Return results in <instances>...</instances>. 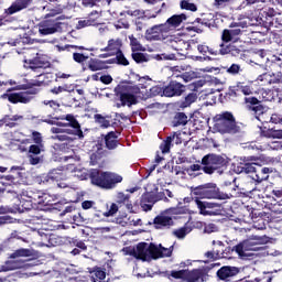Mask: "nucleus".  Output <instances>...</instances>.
Here are the masks:
<instances>
[{
  "label": "nucleus",
  "mask_w": 282,
  "mask_h": 282,
  "mask_svg": "<svg viewBox=\"0 0 282 282\" xmlns=\"http://www.w3.org/2000/svg\"><path fill=\"white\" fill-rule=\"evenodd\" d=\"M89 180L94 186L102 188L104 191H113L118 184H122V175L116 172L102 171L99 169H91L89 171Z\"/></svg>",
  "instance_id": "obj_1"
},
{
  "label": "nucleus",
  "mask_w": 282,
  "mask_h": 282,
  "mask_svg": "<svg viewBox=\"0 0 282 282\" xmlns=\"http://www.w3.org/2000/svg\"><path fill=\"white\" fill-rule=\"evenodd\" d=\"M7 195H11L13 199H19L20 204L14 207L18 213H23V210H30V206H32V204H41V192L24 189L23 185L21 184H14L10 189L7 191ZM19 197H26V206Z\"/></svg>",
  "instance_id": "obj_2"
},
{
  "label": "nucleus",
  "mask_w": 282,
  "mask_h": 282,
  "mask_svg": "<svg viewBox=\"0 0 282 282\" xmlns=\"http://www.w3.org/2000/svg\"><path fill=\"white\" fill-rule=\"evenodd\" d=\"M214 130L221 135L241 133V127L237 124V119L230 111H224L214 117Z\"/></svg>",
  "instance_id": "obj_3"
},
{
  "label": "nucleus",
  "mask_w": 282,
  "mask_h": 282,
  "mask_svg": "<svg viewBox=\"0 0 282 282\" xmlns=\"http://www.w3.org/2000/svg\"><path fill=\"white\" fill-rule=\"evenodd\" d=\"M192 199H230L232 194H226L219 191L217 184L206 183L191 187Z\"/></svg>",
  "instance_id": "obj_4"
},
{
  "label": "nucleus",
  "mask_w": 282,
  "mask_h": 282,
  "mask_svg": "<svg viewBox=\"0 0 282 282\" xmlns=\"http://www.w3.org/2000/svg\"><path fill=\"white\" fill-rule=\"evenodd\" d=\"M115 94L120 102H117L116 107H133L138 105V96L140 88L128 84H120L115 88Z\"/></svg>",
  "instance_id": "obj_5"
},
{
  "label": "nucleus",
  "mask_w": 282,
  "mask_h": 282,
  "mask_svg": "<svg viewBox=\"0 0 282 282\" xmlns=\"http://www.w3.org/2000/svg\"><path fill=\"white\" fill-rule=\"evenodd\" d=\"M231 29H225L221 34L223 43L241 42V36L248 32V22H232L230 24Z\"/></svg>",
  "instance_id": "obj_6"
},
{
  "label": "nucleus",
  "mask_w": 282,
  "mask_h": 282,
  "mask_svg": "<svg viewBox=\"0 0 282 282\" xmlns=\"http://www.w3.org/2000/svg\"><path fill=\"white\" fill-rule=\"evenodd\" d=\"M259 160V156L256 155L240 156L234 164V171L238 175H240V173L250 175V173H254Z\"/></svg>",
  "instance_id": "obj_7"
},
{
  "label": "nucleus",
  "mask_w": 282,
  "mask_h": 282,
  "mask_svg": "<svg viewBox=\"0 0 282 282\" xmlns=\"http://www.w3.org/2000/svg\"><path fill=\"white\" fill-rule=\"evenodd\" d=\"M202 164L203 172L206 173V175H213L215 171H218V169H223V166H226V159L217 154H207L203 156Z\"/></svg>",
  "instance_id": "obj_8"
},
{
  "label": "nucleus",
  "mask_w": 282,
  "mask_h": 282,
  "mask_svg": "<svg viewBox=\"0 0 282 282\" xmlns=\"http://www.w3.org/2000/svg\"><path fill=\"white\" fill-rule=\"evenodd\" d=\"M195 202L199 210V215L204 217H215L221 213V204L208 200H202V198H192Z\"/></svg>",
  "instance_id": "obj_9"
},
{
  "label": "nucleus",
  "mask_w": 282,
  "mask_h": 282,
  "mask_svg": "<svg viewBox=\"0 0 282 282\" xmlns=\"http://www.w3.org/2000/svg\"><path fill=\"white\" fill-rule=\"evenodd\" d=\"M229 43V44H228ZM223 42L219 45V55L226 56L230 54V56H241L243 52H246V46L243 45V42Z\"/></svg>",
  "instance_id": "obj_10"
},
{
  "label": "nucleus",
  "mask_w": 282,
  "mask_h": 282,
  "mask_svg": "<svg viewBox=\"0 0 282 282\" xmlns=\"http://www.w3.org/2000/svg\"><path fill=\"white\" fill-rule=\"evenodd\" d=\"M239 274H241V268L232 265H223L216 272L217 280L223 282H235Z\"/></svg>",
  "instance_id": "obj_11"
},
{
  "label": "nucleus",
  "mask_w": 282,
  "mask_h": 282,
  "mask_svg": "<svg viewBox=\"0 0 282 282\" xmlns=\"http://www.w3.org/2000/svg\"><path fill=\"white\" fill-rule=\"evenodd\" d=\"M170 33L164 23L155 24L145 31L147 41H166Z\"/></svg>",
  "instance_id": "obj_12"
},
{
  "label": "nucleus",
  "mask_w": 282,
  "mask_h": 282,
  "mask_svg": "<svg viewBox=\"0 0 282 282\" xmlns=\"http://www.w3.org/2000/svg\"><path fill=\"white\" fill-rule=\"evenodd\" d=\"M1 98H3V100H9L12 105H19V102L28 105V102L32 100V94L28 91L12 93V88H9Z\"/></svg>",
  "instance_id": "obj_13"
},
{
  "label": "nucleus",
  "mask_w": 282,
  "mask_h": 282,
  "mask_svg": "<svg viewBox=\"0 0 282 282\" xmlns=\"http://www.w3.org/2000/svg\"><path fill=\"white\" fill-rule=\"evenodd\" d=\"M61 18H51L42 21L39 26V32L42 36H47V34H55L61 30L62 23Z\"/></svg>",
  "instance_id": "obj_14"
},
{
  "label": "nucleus",
  "mask_w": 282,
  "mask_h": 282,
  "mask_svg": "<svg viewBox=\"0 0 282 282\" xmlns=\"http://www.w3.org/2000/svg\"><path fill=\"white\" fill-rule=\"evenodd\" d=\"M185 91L186 86H184V84L177 82V79H172L169 85L164 87L163 96H165V98H175L182 96Z\"/></svg>",
  "instance_id": "obj_15"
},
{
  "label": "nucleus",
  "mask_w": 282,
  "mask_h": 282,
  "mask_svg": "<svg viewBox=\"0 0 282 282\" xmlns=\"http://www.w3.org/2000/svg\"><path fill=\"white\" fill-rule=\"evenodd\" d=\"M186 19H188V17H186L185 13L174 14L170 17L163 23V25H165V29L167 30L169 34H173V32H177V30L182 28V24L184 23V21H186Z\"/></svg>",
  "instance_id": "obj_16"
},
{
  "label": "nucleus",
  "mask_w": 282,
  "mask_h": 282,
  "mask_svg": "<svg viewBox=\"0 0 282 282\" xmlns=\"http://www.w3.org/2000/svg\"><path fill=\"white\" fill-rule=\"evenodd\" d=\"M230 87L236 102H238L239 98H241V94L243 96H252L254 94V88L252 85H248L245 82H237L236 85Z\"/></svg>",
  "instance_id": "obj_17"
},
{
  "label": "nucleus",
  "mask_w": 282,
  "mask_h": 282,
  "mask_svg": "<svg viewBox=\"0 0 282 282\" xmlns=\"http://www.w3.org/2000/svg\"><path fill=\"white\" fill-rule=\"evenodd\" d=\"M245 105L248 109V111H252L254 116H263L265 113V107H263V104H261V100L257 97H252L249 95L245 97Z\"/></svg>",
  "instance_id": "obj_18"
},
{
  "label": "nucleus",
  "mask_w": 282,
  "mask_h": 282,
  "mask_svg": "<svg viewBox=\"0 0 282 282\" xmlns=\"http://www.w3.org/2000/svg\"><path fill=\"white\" fill-rule=\"evenodd\" d=\"M153 226L155 230H171L175 226V221L173 217L160 214L153 219Z\"/></svg>",
  "instance_id": "obj_19"
},
{
  "label": "nucleus",
  "mask_w": 282,
  "mask_h": 282,
  "mask_svg": "<svg viewBox=\"0 0 282 282\" xmlns=\"http://www.w3.org/2000/svg\"><path fill=\"white\" fill-rule=\"evenodd\" d=\"M59 120H67L68 127H72V129H67V133H70V135H77L79 139L85 138L83 129H80V123L74 115H66L65 118L62 117Z\"/></svg>",
  "instance_id": "obj_20"
},
{
  "label": "nucleus",
  "mask_w": 282,
  "mask_h": 282,
  "mask_svg": "<svg viewBox=\"0 0 282 282\" xmlns=\"http://www.w3.org/2000/svg\"><path fill=\"white\" fill-rule=\"evenodd\" d=\"M119 138V131H110L106 135H104L105 148L107 149V151H116V149L120 147Z\"/></svg>",
  "instance_id": "obj_21"
},
{
  "label": "nucleus",
  "mask_w": 282,
  "mask_h": 282,
  "mask_svg": "<svg viewBox=\"0 0 282 282\" xmlns=\"http://www.w3.org/2000/svg\"><path fill=\"white\" fill-rule=\"evenodd\" d=\"M270 173H273L272 167H263L261 164L257 163L252 173V180L261 184V182H265V180L270 177Z\"/></svg>",
  "instance_id": "obj_22"
},
{
  "label": "nucleus",
  "mask_w": 282,
  "mask_h": 282,
  "mask_svg": "<svg viewBox=\"0 0 282 282\" xmlns=\"http://www.w3.org/2000/svg\"><path fill=\"white\" fill-rule=\"evenodd\" d=\"M100 13L98 11H91L84 20L78 21L77 29L89 28L91 25H100Z\"/></svg>",
  "instance_id": "obj_23"
},
{
  "label": "nucleus",
  "mask_w": 282,
  "mask_h": 282,
  "mask_svg": "<svg viewBox=\"0 0 282 282\" xmlns=\"http://www.w3.org/2000/svg\"><path fill=\"white\" fill-rule=\"evenodd\" d=\"M205 279L206 270L204 269L185 270L184 282H204Z\"/></svg>",
  "instance_id": "obj_24"
},
{
  "label": "nucleus",
  "mask_w": 282,
  "mask_h": 282,
  "mask_svg": "<svg viewBox=\"0 0 282 282\" xmlns=\"http://www.w3.org/2000/svg\"><path fill=\"white\" fill-rule=\"evenodd\" d=\"M41 151H43V144L35 143L29 147L28 158L32 166H36V164H41V156H39L41 155Z\"/></svg>",
  "instance_id": "obj_25"
},
{
  "label": "nucleus",
  "mask_w": 282,
  "mask_h": 282,
  "mask_svg": "<svg viewBox=\"0 0 282 282\" xmlns=\"http://www.w3.org/2000/svg\"><path fill=\"white\" fill-rule=\"evenodd\" d=\"M156 204L155 200V192H145L141 196L140 206L142 210L149 213V210H153V205Z\"/></svg>",
  "instance_id": "obj_26"
},
{
  "label": "nucleus",
  "mask_w": 282,
  "mask_h": 282,
  "mask_svg": "<svg viewBox=\"0 0 282 282\" xmlns=\"http://www.w3.org/2000/svg\"><path fill=\"white\" fill-rule=\"evenodd\" d=\"M44 105L42 106V111L46 113L48 120H61V117H55L56 116V109H58L61 106L58 102L54 100L50 101H44Z\"/></svg>",
  "instance_id": "obj_27"
},
{
  "label": "nucleus",
  "mask_w": 282,
  "mask_h": 282,
  "mask_svg": "<svg viewBox=\"0 0 282 282\" xmlns=\"http://www.w3.org/2000/svg\"><path fill=\"white\" fill-rule=\"evenodd\" d=\"M132 257L140 261H149V243L139 242L137 245V250L132 251Z\"/></svg>",
  "instance_id": "obj_28"
},
{
  "label": "nucleus",
  "mask_w": 282,
  "mask_h": 282,
  "mask_svg": "<svg viewBox=\"0 0 282 282\" xmlns=\"http://www.w3.org/2000/svg\"><path fill=\"white\" fill-rule=\"evenodd\" d=\"M22 120L23 116L21 115H4L2 119H0V124H4L9 127V129H14V127H19Z\"/></svg>",
  "instance_id": "obj_29"
},
{
  "label": "nucleus",
  "mask_w": 282,
  "mask_h": 282,
  "mask_svg": "<svg viewBox=\"0 0 282 282\" xmlns=\"http://www.w3.org/2000/svg\"><path fill=\"white\" fill-rule=\"evenodd\" d=\"M68 178L69 177L67 176V171H65V170H52L46 175V182L59 183V182H65Z\"/></svg>",
  "instance_id": "obj_30"
},
{
  "label": "nucleus",
  "mask_w": 282,
  "mask_h": 282,
  "mask_svg": "<svg viewBox=\"0 0 282 282\" xmlns=\"http://www.w3.org/2000/svg\"><path fill=\"white\" fill-rule=\"evenodd\" d=\"M48 67H52V63L43 57H34L29 61V68L33 72H36V69H47Z\"/></svg>",
  "instance_id": "obj_31"
},
{
  "label": "nucleus",
  "mask_w": 282,
  "mask_h": 282,
  "mask_svg": "<svg viewBox=\"0 0 282 282\" xmlns=\"http://www.w3.org/2000/svg\"><path fill=\"white\" fill-rule=\"evenodd\" d=\"M32 0H15L8 9V14H17V12H21V10H25Z\"/></svg>",
  "instance_id": "obj_32"
},
{
  "label": "nucleus",
  "mask_w": 282,
  "mask_h": 282,
  "mask_svg": "<svg viewBox=\"0 0 282 282\" xmlns=\"http://www.w3.org/2000/svg\"><path fill=\"white\" fill-rule=\"evenodd\" d=\"M90 278L94 282H102L107 279V271L100 267H94L89 269Z\"/></svg>",
  "instance_id": "obj_33"
},
{
  "label": "nucleus",
  "mask_w": 282,
  "mask_h": 282,
  "mask_svg": "<svg viewBox=\"0 0 282 282\" xmlns=\"http://www.w3.org/2000/svg\"><path fill=\"white\" fill-rule=\"evenodd\" d=\"M86 69H89L90 72H101L102 69H109V66H105L102 59L90 58L86 64Z\"/></svg>",
  "instance_id": "obj_34"
},
{
  "label": "nucleus",
  "mask_w": 282,
  "mask_h": 282,
  "mask_svg": "<svg viewBox=\"0 0 282 282\" xmlns=\"http://www.w3.org/2000/svg\"><path fill=\"white\" fill-rule=\"evenodd\" d=\"M162 257H164L162 249L158 248L153 242L148 245V261H151V259H162Z\"/></svg>",
  "instance_id": "obj_35"
},
{
  "label": "nucleus",
  "mask_w": 282,
  "mask_h": 282,
  "mask_svg": "<svg viewBox=\"0 0 282 282\" xmlns=\"http://www.w3.org/2000/svg\"><path fill=\"white\" fill-rule=\"evenodd\" d=\"M258 80L263 83V80L268 82L269 85H279L282 83V76L281 75H271L270 73H264L262 75L258 76Z\"/></svg>",
  "instance_id": "obj_36"
},
{
  "label": "nucleus",
  "mask_w": 282,
  "mask_h": 282,
  "mask_svg": "<svg viewBox=\"0 0 282 282\" xmlns=\"http://www.w3.org/2000/svg\"><path fill=\"white\" fill-rule=\"evenodd\" d=\"M107 155H109L107 150L102 149V147L97 148V151L90 154V164L95 166L102 158H107Z\"/></svg>",
  "instance_id": "obj_37"
},
{
  "label": "nucleus",
  "mask_w": 282,
  "mask_h": 282,
  "mask_svg": "<svg viewBox=\"0 0 282 282\" xmlns=\"http://www.w3.org/2000/svg\"><path fill=\"white\" fill-rule=\"evenodd\" d=\"M121 51L122 50H120V41L113 39L108 41V45L106 47L100 48V52H110L115 56Z\"/></svg>",
  "instance_id": "obj_38"
},
{
  "label": "nucleus",
  "mask_w": 282,
  "mask_h": 282,
  "mask_svg": "<svg viewBox=\"0 0 282 282\" xmlns=\"http://www.w3.org/2000/svg\"><path fill=\"white\" fill-rule=\"evenodd\" d=\"M197 50L199 52V54H203V56H219V50L213 48L208 45H206V43L203 44H198L197 45Z\"/></svg>",
  "instance_id": "obj_39"
},
{
  "label": "nucleus",
  "mask_w": 282,
  "mask_h": 282,
  "mask_svg": "<svg viewBox=\"0 0 282 282\" xmlns=\"http://www.w3.org/2000/svg\"><path fill=\"white\" fill-rule=\"evenodd\" d=\"M186 124H188V116L184 112H176L172 121V127H186Z\"/></svg>",
  "instance_id": "obj_40"
},
{
  "label": "nucleus",
  "mask_w": 282,
  "mask_h": 282,
  "mask_svg": "<svg viewBox=\"0 0 282 282\" xmlns=\"http://www.w3.org/2000/svg\"><path fill=\"white\" fill-rule=\"evenodd\" d=\"M269 209L275 215H282V197H273Z\"/></svg>",
  "instance_id": "obj_41"
},
{
  "label": "nucleus",
  "mask_w": 282,
  "mask_h": 282,
  "mask_svg": "<svg viewBox=\"0 0 282 282\" xmlns=\"http://www.w3.org/2000/svg\"><path fill=\"white\" fill-rule=\"evenodd\" d=\"M219 101L223 105H227L228 102H236L232 88L229 86L228 90L219 95Z\"/></svg>",
  "instance_id": "obj_42"
},
{
  "label": "nucleus",
  "mask_w": 282,
  "mask_h": 282,
  "mask_svg": "<svg viewBox=\"0 0 282 282\" xmlns=\"http://www.w3.org/2000/svg\"><path fill=\"white\" fill-rule=\"evenodd\" d=\"M245 243H249L247 252H263L265 250L256 239L245 240Z\"/></svg>",
  "instance_id": "obj_43"
},
{
  "label": "nucleus",
  "mask_w": 282,
  "mask_h": 282,
  "mask_svg": "<svg viewBox=\"0 0 282 282\" xmlns=\"http://www.w3.org/2000/svg\"><path fill=\"white\" fill-rule=\"evenodd\" d=\"M186 270H172L170 273L166 272V276L170 281H181L184 282Z\"/></svg>",
  "instance_id": "obj_44"
},
{
  "label": "nucleus",
  "mask_w": 282,
  "mask_h": 282,
  "mask_svg": "<svg viewBox=\"0 0 282 282\" xmlns=\"http://www.w3.org/2000/svg\"><path fill=\"white\" fill-rule=\"evenodd\" d=\"M20 257H32V250L20 248L10 254V259H20Z\"/></svg>",
  "instance_id": "obj_45"
},
{
  "label": "nucleus",
  "mask_w": 282,
  "mask_h": 282,
  "mask_svg": "<svg viewBox=\"0 0 282 282\" xmlns=\"http://www.w3.org/2000/svg\"><path fill=\"white\" fill-rule=\"evenodd\" d=\"M232 3H235V0H214L213 8H215V10H226V8H229Z\"/></svg>",
  "instance_id": "obj_46"
},
{
  "label": "nucleus",
  "mask_w": 282,
  "mask_h": 282,
  "mask_svg": "<svg viewBox=\"0 0 282 282\" xmlns=\"http://www.w3.org/2000/svg\"><path fill=\"white\" fill-rule=\"evenodd\" d=\"M213 245H214V248H213V250H214V254H216V259H224V247H225V245H224V242H221V241H213Z\"/></svg>",
  "instance_id": "obj_47"
},
{
  "label": "nucleus",
  "mask_w": 282,
  "mask_h": 282,
  "mask_svg": "<svg viewBox=\"0 0 282 282\" xmlns=\"http://www.w3.org/2000/svg\"><path fill=\"white\" fill-rule=\"evenodd\" d=\"M172 78H181L185 83H191L195 78V72H185L183 74L173 73Z\"/></svg>",
  "instance_id": "obj_48"
},
{
  "label": "nucleus",
  "mask_w": 282,
  "mask_h": 282,
  "mask_svg": "<svg viewBox=\"0 0 282 282\" xmlns=\"http://www.w3.org/2000/svg\"><path fill=\"white\" fill-rule=\"evenodd\" d=\"M197 100V94L195 93H189L185 99L181 102L180 107L182 109H186V107H191L193 102Z\"/></svg>",
  "instance_id": "obj_49"
},
{
  "label": "nucleus",
  "mask_w": 282,
  "mask_h": 282,
  "mask_svg": "<svg viewBox=\"0 0 282 282\" xmlns=\"http://www.w3.org/2000/svg\"><path fill=\"white\" fill-rule=\"evenodd\" d=\"M250 243L242 241L234 247V252H237L240 257H246V252H248L247 248Z\"/></svg>",
  "instance_id": "obj_50"
},
{
  "label": "nucleus",
  "mask_w": 282,
  "mask_h": 282,
  "mask_svg": "<svg viewBox=\"0 0 282 282\" xmlns=\"http://www.w3.org/2000/svg\"><path fill=\"white\" fill-rule=\"evenodd\" d=\"M186 30H187V32H196V34H202V32H204L202 23L197 22V19H195V21L191 22L189 26H187Z\"/></svg>",
  "instance_id": "obj_51"
},
{
  "label": "nucleus",
  "mask_w": 282,
  "mask_h": 282,
  "mask_svg": "<svg viewBox=\"0 0 282 282\" xmlns=\"http://www.w3.org/2000/svg\"><path fill=\"white\" fill-rule=\"evenodd\" d=\"M94 118L95 122H97V124H100V127H102L104 129H109V127H111L109 120H107V118H105L102 115L97 113L94 116Z\"/></svg>",
  "instance_id": "obj_52"
},
{
  "label": "nucleus",
  "mask_w": 282,
  "mask_h": 282,
  "mask_svg": "<svg viewBox=\"0 0 282 282\" xmlns=\"http://www.w3.org/2000/svg\"><path fill=\"white\" fill-rule=\"evenodd\" d=\"M171 144H173V137H166L165 140L160 144V150L162 153H170L171 151Z\"/></svg>",
  "instance_id": "obj_53"
},
{
  "label": "nucleus",
  "mask_w": 282,
  "mask_h": 282,
  "mask_svg": "<svg viewBox=\"0 0 282 282\" xmlns=\"http://www.w3.org/2000/svg\"><path fill=\"white\" fill-rule=\"evenodd\" d=\"M182 10H189V12H197V4L189 2L188 0H182L180 2Z\"/></svg>",
  "instance_id": "obj_54"
},
{
  "label": "nucleus",
  "mask_w": 282,
  "mask_h": 282,
  "mask_svg": "<svg viewBox=\"0 0 282 282\" xmlns=\"http://www.w3.org/2000/svg\"><path fill=\"white\" fill-rule=\"evenodd\" d=\"M51 3H55L56 6V12L57 14H61V12H63V10H65V8H67V3L69 0H48Z\"/></svg>",
  "instance_id": "obj_55"
},
{
  "label": "nucleus",
  "mask_w": 282,
  "mask_h": 282,
  "mask_svg": "<svg viewBox=\"0 0 282 282\" xmlns=\"http://www.w3.org/2000/svg\"><path fill=\"white\" fill-rule=\"evenodd\" d=\"M132 52H142V44L133 35L129 36Z\"/></svg>",
  "instance_id": "obj_56"
},
{
  "label": "nucleus",
  "mask_w": 282,
  "mask_h": 282,
  "mask_svg": "<svg viewBox=\"0 0 282 282\" xmlns=\"http://www.w3.org/2000/svg\"><path fill=\"white\" fill-rule=\"evenodd\" d=\"M154 58L156 61H176L177 56L175 55V53H170V54L162 53V54H156Z\"/></svg>",
  "instance_id": "obj_57"
},
{
  "label": "nucleus",
  "mask_w": 282,
  "mask_h": 282,
  "mask_svg": "<svg viewBox=\"0 0 282 282\" xmlns=\"http://www.w3.org/2000/svg\"><path fill=\"white\" fill-rule=\"evenodd\" d=\"M268 138L282 140V129L272 128L267 131Z\"/></svg>",
  "instance_id": "obj_58"
},
{
  "label": "nucleus",
  "mask_w": 282,
  "mask_h": 282,
  "mask_svg": "<svg viewBox=\"0 0 282 282\" xmlns=\"http://www.w3.org/2000/svg\"><path fill=\"white\" fill-rule=\"evenodd\" d=\"M132 59L134 63H147L149 61L147 55L144 53H140V52H137V53L133 52Z\"/></svg>",
  "instance_id": "obj_59"
},
{
  "label": "nucleus",
  "mask_w": 282,
  "mask_h": 282,
  "mask_svg": "<svg viewBox=\"0 0 282 282\" xmlns=\"http://www.w3.org/2000/svg\"><path fill=\"white\" fill-rule=\"evenodd\" d=\"M116 55L117 58V65H123V67H127L129 65V59L124 57V53L122 51H119Z\"/></svg>",
  "instance_id": "obj_60"
},
{
  "label": "nucleus",
  "mask_w": 282,
  "mask_h": 282,
  "mask_svg": "<svg viewBox=\"0 0 282 282\" xmlns=\"http://www.w3.org/2000/svg\"><path fill=\"white\" fill-rule=\"evenodd\" d=\"M174 237H176V239H184L186 237V235H188V228L187 227H181L178 229H175L173 231Z\"/></svg>",
  "instance_id": "obj_61"
},
{
  "label": "nucleus",
  "mask_w": 282,
  "mask_h": 282,
  "mask_svg": "<svg viewBox=\"0 0 282 282\" xmlns=\"http://www.w3.org/2000/svg\"><path fill=\"white\" fill-rule=\"evenodd\" d=\"M226 72H227V74H230V76H237V74L242 72L241 65L231 64L230 67H227Z\"/></svg>",
  "instance_id": "obj_62"
},
{
  "label": "nucleus",
  "mask_w": 282,
  "mask_h": 282,
  "mask_svg": "<svg viewBox=\"0 0 282 282\" xmlns=\"http://www.w3.org/2000/svg\"><path fill=\"white\" fill-rule=\"evenodd\" d=\"M279 12L274 10V8H264L262 9V17H265V19H272L273 17H276Z\"/></svg>",
  "instance_id": "obj_63"
},
{
  "label": "nucleus",
  "mask_w": 282,
  "mask_h": 282,
  "mask_svg": "<svg viewBox=\"0 0 282 282\" xmlns=\"http://www.w3.org/2000/svg\"><path fill=\"white\" fill-rule=\"evenodd\" d=\"M119 207L116 203H112L110 205V208L104 213V217H113V215H116V213H118Z\"/></svg>",
  "instance_id": "obj_64"
}]
</instances>
